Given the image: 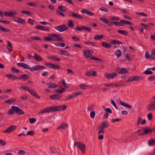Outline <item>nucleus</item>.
Here are the masks:
<instances>
[{"instance_id": "obj_1", "label": "nucleus", "mask_w": 155, "mask_h": 155, "mask_svg": "<svg viewBox=\"0 0 155 155\" xmlns=\"http://www.w3.org/2000/svg\"><path fill=\"white\" fill-rule=\"evenodd\" d=\"M17 113L18 115H23L25 114V112L21 109L18 107L15 106H12L7 112L8 115H11Z\"/></svg>"}, {"instance_id": "obj_2", "label": "nucleus", "mask_w": 155, "mask_h": 155, "mask_svg": "<svg viewBox=\"0 0 155 155\" xmlns=\"http://www.w3.org/2000/svg\"><path fill=\"white\" fill-rule=\"evenodd\" d=\"M147 110L148 111L155 110V97L152 96L150 100V103L147 107Z\"/></svg>"}, {"instance_id": "obj_3", "label": "nucleus", "mask_w": 155, "mask_h": 155, "mask_svg": "<svg viewBox=\"0 0 155 155\" xmlns=\"http://www.w3.org/2000/svg\"><path fill=\"white\" fill-rule=\"evenodd\" d=\"M77 145V147L81 151V152L84 153H85L86 145L83 143L80 142H76L74 144V146Z\"/></svg>"}, {"instance_id": "obj_4", "label": "nucleus", "mask_w": 155, "mask_h": 155, "mask_svg": "<svg viewBox=\"0 0 155 155\" xmlns=\"http://www.w3.org/2000/svg\"><path fill=\"white\" fill-rule=\"evenodd\" d=\"M54 28L60 32H62L64 31H66L68 29V28L64 24L55 27H54Z\"/></svg>"}, {"instance_id": "obj_5", "label": "nucleus", "mask_w": 155, "mask_h": 155, "mask_svg": "<svg viewBox=\"0 0 155 155\" xmlns=\"http://www.w3.org/2000/svg\"><path fill=\"white\" fill-rule=\"evenodd\" d=\"M53 111H56L61 110H64L67 108V106L66 105L62 106H52Z\"/></svg>"}, {"instance_id": "obj_6", "label": "nucleus", "mask_w": 155, "mask_h": 155, "mask_svg": "<svg viewBox=\"0 0 155 155\" xmlns=\"http://www.w3.org/2000/svg\"><path fill=\"white\" fill-rule=\"evenodd\" d=\"M45 65L46 66L54 69H61V68L60 66L56 64H55L51 63H45Z\"/></svg>"}, {"instance_id": "obj_7", "label": "nucleus", "mask_w": 155, "mask_h": 155, "mask_svg": "<svg viewBox=\"0 0 155 155\" xmlns=\"http://www.w3.org/2000/svg\"><path fill=\"white\" fill-rule=\"evenodd\" d=\"M17 126L15 125H11L7 129L4 131L3 132L6 134H10L13 131L16 129Z\"/></svg>"}, {"instance_id": "obj_8", "label": "nucleus", "mask_w": 155, "mask_h": 155, "mask_svg": "<svg viewBox=\"0 0 155 155\" xmlns=\"http://www.w3.org/2000/svg\"><path fill=\"white\" fill-rule=\"evenodd\" d=\"M69 15L73 17L78 19H83L84 18L79 14L74 13L73 12L69 11Z\"/></svg>"}, {"instance_id": "obj_9", "label": "nucleus", "mask_w": 155, "mask_h": 155, "mask_svg": "<svg viewBox=\"0 0 155 155\" xmlns=\"http://www.w3.org/2000/svg\"><path fill=\"white\" fill-rule=\"evenodd\" d=\"M93 52V50H86L83 51V55L86 58H88L91 57L92 53Z\"/></svg>"}, {"instance_id": "obj_10", "label": "nucleus", "mask_w": 155, "mask_h": 155, "mask_svg": "<svg viewBox=\"0 0 155 155\" xmlns=\"http://www.w3.org/2000/svg\"><path fill=\"white\" fill-rule=\"evenodd\" d=\"M53 112L52 106L48 107L41 110L38 112V114H42L45 113Z\"/></svg>"}, {"instance_id": "obj_11", "label": "nucleus", "mask_w": 155, "mask_h": 155, "mask_svg": "<svg viewBox=\"0 0 155 155\" xmlns=\"http://www.w3.org/2000/svg\"><path fill=\"white\" fill-rule=\"evenodd\" d=\"M48 35L55 38L58 41H63L62 37L58 34L53 33Z\"/></svg>"}, {"instance_id": "obj_12", "label": "nucleus", "mask_w": 155, "mask_h": 155, "mask_svg": "<svg viewBox=\"0 0 155 155\" xmlns=\"http://www.w3.org/2000/svg\"><path fill=\"white\" fill-rule=\"evenodd\" d=\"M105 77L109 79H113L117 75L115 72H113L108 74L107 73H105Z\"/></svg>"}, {"instance_id": "obj_13", "label": "nucleus", "mask_w": 155, "mask_h": 155, "mask_svg": "<svg viewBox=\"0 0 155 155\" xmlns=\"http://www.w3.org/2000/svg\"><path fill=\"white\" fill-rule=\"evenodd\" d=\"M117 71L118 73L120 74H125L128 72L127 69L125 68H121L120 69L118 68L117 69Z\"/></svg>"}, {"instance_id": "obj_14", "label": "nucleus", "mask_w": 155, "mask_h": 155, "mask_svg": "<svg viewBox=\"0 0 155 155\" xmlns=\"http://www.w3.org/2000/svg\"><path fill=\"white\" fill-rule=\"evenodd\" d=\"M150 132V129L149 127L144 128L143 127V132L138 134L139 136H143L148 134Z\"/></svg>"}, {"instance_id": "obj_15", "label": "nucleus", "mask_w": 155, "mask_h": 155, "mask_svg": "<svg viewBox=\"0 0 155 155\" xmlns=\"http://www.w3.org/2000/svg\"><path fill=\"white\" fill-rule=\"evenodd\" d=\"M29 93L31 95H33V96L36 97L38 99H39L41 98L40 97L35 90L32 89H30L29 91Z\"/></svg>"}, {"instance_id": "obj_16", "label": "nucleus", "mask_w": 155, "mask_h": 155, "mask_svg": "<svg viewBox=\"0 0 155 155\" xmlns=\"http://www.w3.org/2000/svg\"><path fill=\"white\" fill-rule=\"evenodd\" d=\"M33 69H34L35 71H39L43 69L46 68V67L44 66H41L40 65H36L33 66L32 68Z\"/></svg>"}, {"instance_id": "obj_17", "label": "nucleus", "mask_w": 155, "mask_h": 155, "mask_svg": "<svg viewBox=\"0 0 155 155\" xmlns=\"http://www.w3.org/2000/svg\"><path fill=\"white\" fill-rule=\"evenodd\" d=\"M13 20L15 22H18L22 25H25L26 23L25 21L24 20L22 19L21 18H18L17 17L14 18L13 19Z\"/></svg>"}, {"instance_id": "obj_18", "label": "nucleus", "mask_w": 155, "mask_h": 155, "mask_svg": "<svg viewBox=\"0 0 155 155\" xmlns=\"http://www.w3.org/2000/svg\"><path fill=\"white\" fill-rule=\"evenodd\" d=\"M99 20L105 23V24L108 25L109 26H110L113 25V23L111 22L110 21L106 19L103 18H99Z\"/></svg>"}, {"instance_id": "obj_19", "label": "nucleus", "mask_w": 155, "mask_h": 155, "mask_svg": "<svg viewBox=\"0 0 155 155\" xmlns=\"http://www.w3.org/2000/svg\"><path fill=\"white\" fill-rule=\"evenodd\" d=\"M109 126V124L107 122V121H103L101 123V125L99 127L103 129H104V128L108 127Z\"/></svg>"}, {"instance_id": "obj_20", "label": "nucleus", "mask_w": 155, "mask_h": 155, "mask_svg": "<svg viewBox=\"0 0 155 155\" xmlns=\"http://www.w3.org/2000/svg\"><path fill=\"white\" fill-rule=\"evenodd\" d=\"M35 28L39 30L49 31L50 29L45 26L41 25H38L35 27Z\"/></svg>"}, {"instance_id": "obj_21", "label": "nucleus", "mask_w": 155, "mask_h": 155, "mask_svg": "<svg viewBox=\"0 0 155 155\" xmlns=\"http://www.w3.org/2000/svg\"><path fill=\"white\" fill-rule=\"evenodd\" d=\"M61 97V96L59 94H54L50 96V97L54 100H58L60 99Z\"/></svg>"}, {"instance_id": "obj_22", "label": "nucleus", "mask_w": 155, "mask_h": 155, "mask_svg": "<svg viewBox=\"0 0 155 155\" xmlns=\"http://www.w3.org/2000/svg\"><path fill=\"white\" fill-rule=\"evenodd\" d=\"M47 85L49 88H55L57 87V85L55 83L50 82L47 84Z\"/></svg>"}, {"instance_id": "obj_23", "label": "nucleus", "mask_w": 155, "mask_h": 155, "mask_svg": "<svg viewBox=\"0 0 155 155\" xmlns=\"http://www.w3.org/2000/svg\"><path fill=\"white\" fill-rule=\"evenodd\" d=\"M68 125V124H66V123H63L57 127V130H64L67 127Z\"/></svg>"}, {"instance_id": "obj_24", "label": "nucleus", "mask_w": 155, "mask_h": 155, "mask_svg": "<svg viewBox=\"0 0 155 155\" xmlns=\"http://www.w3.org/2000/svg\"><path fill=\"white\" fill-rule=\"evenodd\" d=\"M33 58L37 61H42V58L38 54H35Z\"/></svg>"}, {"instance_id": "obj_25", "label": "nucleus", "mask_w": 155, "mask_h": 155, "mask_svg": "<svg viewBox=\"0 0 155 155\" xmlns=\"http://www.w3.org/2000/svg\"><path fill=\"white\" fill-rule=\"evenodd\" d=\"M120 104L128 109L132 108L131 106L121 101H120Z\"/></svg>"}, {"instance_id": "obj_26", "label": "nucleus", "mask_w": 155, "mask_h": 155, "mask_svg": "<svg viewBox=\"0 0 155 155\" xmlns=\"http://www.w3.org/2000/svg\"><path fill=\"white\" fill-rule=\"evenodd\" d=\"M81 12L83 13H86L88 15L90 16H93L94 15V14L93 12L89 11L86 9H83L81 11Z\"/></svg>"}, {"instance_id": "obj_27", "label": "nucleus", "mask_w": 155, "mask_h": 155, "mask_svg": "<svg viewBox=\"0 0 155 155\" xmlns=\"http://www.w3.org/2000/svg\"><path fill=\"white\" fill-rule=\"evenodd\" d=\"M29 78V77L26 74H23L18 77L19 79H23L24 80H26Z\"/></svg>"}, {"instance_id": "obj_28", "label": "nucleus", "mask_w": 155, "mask_h": 155, "mask_svg": "<svg viewBox=\"0 0 155 155\" xmlns=\"http://www.w3.org/2000/svg\"><path fill=\"white\" fill-rule=\"evenodd\" d=\"M60 52L61 53H59V54L61 55H64L65 56H70V54L68 51H66L64 50H60Z\"/></svg>"}, {"instance_id": "obj_29", "label": "nucleus", "mask_w": 155, "mask_h": 155, "mask_svg": "<svg viewBox=\"0 0 155 155\" xmlns=\"http://www.w3.org/2000/svg\"><path fill=\"white\" fill-rule=\"evenodd\" d=\"M101 45L103 47L107 49H108L111 47V44L104 42H101Z\"/></svg>"}, {"instance_id": "obj_30", "label": "nucleus", "mask_w": 155, "mask_h": 155, "mask_svg": "<svg viewBox=\"0 0 155 155\" xmlns=\"http://www.w3.org/2000/svg\"><path fill=\"white\" fill-rule=\"evenodd\" d=\"M7 48L9 51H10V52H12V45L10 41H7Z\"/></svg>"}, {"instance_id": "obj_31", "label": "nucleus", "mask_w": 155, "mask_h": 155, "mask_svg": "<svg viewBox=\"0 0 155 155\" xmlns=\"http://www.w3.org/2000/svg\"><path fill=\"white\" fill-rule=\"evenodd\" d=\"M58 9L60 11L63 12H65L67 11V8L66 7L62 5H61L58 7Z\"/></svg>"}, {"instance_id": "obj_32", "label": "nucleus", "mask_w": 155, "mask_h": 155, "mask_svg": "<svg viewBox=\"0 0 155 155\" xmlns=\"http://www.w3.org/2000/svg\"><path fill=\"white\" fill-rule=\"evenodd\" d=\"M140 25L142 27H144L145 29L147 30H150L151 29V27H150V26L148 24L146 25L141 23L140 24Z\"/></svg>"}, {"instance_id": "obj_33", "label": "nucleus", "mask_w": 155, "mask_h": 155, "mask_svg": "<svg viewBox=\"0 0 155 155\" xmlns=\"http://www.w3.org/2000/svg\"><path fill=\"white\" fill-rule=\"evenodd\" d=\"M148 144L150 146H152L154 145L155 143V139H150L148 141Z\"/></svg>"}, {"instance_id": "obj_34", "label": "nucleus", "mask_w": 155, "mask_h": 155, "mask_svg": "<svg viewBox=\"0 0 155 155\" xmlns=\"http://www.w3.org/2000/svg\"><path fill=\"white\" fill-rule=\"evenodd\" d=\"M6 77L9 78H12L13 80H15L18 78V77L15 76L11 74H7L6 75Z\"/></svg>"}, {"instance_id": "obj_35", "label": "nucleus", "mask_w": 155, "mask_h": 155, "mask_svg": "<svg viewBox=\"0 0 155 155\" xmlns=\"http://www.w3.org/2000/svg\"><path fill=\"white\" fill-rule=\"evenodd\" d=\"M0 30L4 32H9L10 31V30L9 29L1 26H0Z\"/></svg>"}, {"instance_id": "obj_36", "label": "nucleus", "mask_w": 155, "mask_h": 155, "mask_svg": "<svg viewBox=\"0 0 155 155\" xmlns=\"http://www.w3.org/2000/svg\"><path fill=\"white\" fill-rule=\"evenodd\" d=\"M82 94V92L80 91L78 92H75L74 93V94H71L70 95H71V97H72V98L73 97H75L76 96H77L79 95H81Z\"/></svg>"}, {"instance_id": "obj_37", "label": "nucleus", "mask_w": 155, "mask_h": 155, "mask_svg": "<svg viewBox=\"0 0 155 155\" xmlns=\"http://www.w3.org/2000/svg\"><path fill=\"white\" fill-rule=\"evenodd\" d=\"M79 86L81 89L84 90H86L87 88L88 87L90 86L89 85L86 84H81Z\"/></svg>"}, {"instance_id": "obj_38", "label": "nucleus", "mask_w": 155, "mask_h": 155, "mask_svg": "<svg viewBox=\"0 0 155 155\" xmlns=\"http://www.w3.org/2000/svg\"><path fill=\"white\" fill-rule=\"evenodd\" d=\"M16 101V100L15 98H13L11 99L5 101V102L6 103L11 104L15 102Z\"/></svg>"}, {"instance_id": "obj_39", "label": "nucleus", "mask_w": 155, "mask_h": 155, "mask_svg": "<svg viewBox=\"0 0 155 155\" xmlns=\"http://www.w3.org/2000/svg\"><path fill=\"white\" fill-rule=\"evenodd\" d=\"M122 52L120 50H118L116 51L115 54L117 58L120 57L121 55Z\"/></svg>"}, {"instance_id": "obj_40", "label": "nucleus", "mask_w": 155, "mask_h": 155, "mask_svg": "<svg viewBox=\"0 0 155 155\" xmlns=\"http://www.w3.org/2000/svg\"><path fill=\"white\" fill-rule=\"evenodd\" d=\"M68 27L70 28H72L74 26V24L73 23L72 20H70L69 21L68 24Z\"/></svg>"}, {"instance_id": "obj_41", "label": "nucleus", "mask_w": 155, "mask_h": 155, "mask_svg": "<svg viewBox=\"0 0 155 155\" xmlns=\"http://www.w3.org/2000/svg\"><path fill=\"white\" fill-rule=\"evenodd\" d=\"M117 32L118 33H120L122 35H127L128 32L125 31L119 30L117 31Z\"/></svg>"}, {"instance_id": "obj_42", "label": "nucleus", "mask_w": 155, "mask_h": 155, "mask_svg": "<svg viewBox=\"0 0 155 155\" xmlns=\"http://www.w3.org/2000/svg\"><path fill=\"white\" fill-rule=\"evenodd\" d=\"M76 31H81L84 29V26L82 25L81 27H79L77 26V27L74 28Z\"/></svg>"}, {"instance_id": "obj_43", "label": "nucleus", "mask_w": 155, "mask_h": 155, "mask_svg": "<svg viewBox=\"0 0 155 155\" xmlns=\"http://www.w3.org/2000/svg\"><path fill=\"white\" fill-rule=\"evenodd\" d=\"M125 57L129 61L132 59L131 54H126L125 55Z\"/></svg>"}, {"instance_id": "obj_44", "label": "nucleus", "mask_w": 155, "mask_h": 155, "mask_svg": "<svg viewBox=\"0 0 155 155\" xmlns=\"http://www.w3.org/2000/svg\"><path fill=\"white\" fill-rule=\"evenodd\" d=\"M104 37V35H97L94 37V39L96 40H98L101 39Z\"/></svg>"}, {"instance_id": "obj_45", "label": "nucleus", "mask_w": 155, "mask_h": 155, "mask_svg": "<svg viewBox=\"0 0 155 155\" xmlns=\"http://www.w3.org/2000/svg\"><path fill=\"white\" fill-rule=\"evenodd\" d=\"M90 59L92 60H94L96 61L101 62L102 61V60L99 58L95 57L93 56H91Z\"/></svg>"}, {"instance_id": "obj_46", "label": "nucleus", "mask_w": 155, "mask_h": 155, "mask_svg": "<svg viewBox=\"0 0 155 155\" xmlns=\"http://www.w3.org/2000/svg\"><path fill=\"white\" fill-rule=\"evenodd\" d=\"M99 130L98 132V134H104L105 133V130L99 127H98Z\"/></svg>"}, {"instance_id": "obj_47", "label": "nucleus", "mask_w": 155, "mask_h": 155, "mask_svg": "<svg viewBox=\"0 0 155 155\" xmlns=\"http://www.w3.org/2000/svg\"><path fill=\"white\" fill-rule=\"evenodd\" d=\"M109 19L111 21H119L120 19L119 18L116 16L110 17Z\"/></svg>"}, {"instance_id": "obj_48", "label": "nucleus", "mask_w": 155, "mask_h": 155, "mask_svg": "<svg viewBox=\"0 0 155 155\" xmlns=\"http://www.w3.org/2000/svg\"><path fill=\"white\" fill-rule=\"evenodd\" d=\"M50 151L53 154H56L57 153V150L53 147H50Z\"/></svg>"}, {"instance_id": "obj_49", "label": "nucleus", "mask_w": 155, "mask_h": 155, "mask_svg": "<svg viewBox=\"0 0 155 155\" xmlns=\"http://www.w3.org/2000/svg\"><path fill=\"white\" fill-rule=\"evenodd\" d=\"M112 44H114V45H117V44H121L122 43V42L121 41H119L117 40H113L111 42Z\"/></svg>"}, {"instance_id": "obj_50", "label": "nucleus", "mask_w": 155, "mask_h": 155, "mask_svg": "<svg viewBox=\"0 0 155 155\" xmlns=\"http://www.w3.org/2000/svg\"><path fill=\"white\" fill-rule=\"evenodd\" d=\"M147 118L149 120H151L153 119V115L151 113H150L147 115Z\"/></svg>"}, {"instance_id": "obj_51", "label": "nucleus", "mask_w": 155, "mask_h": 155, "mask_svg": "<svg viewBox=\"0 0 155 155\" xmlns=\"http://www.w3.org/2000/svg\"><path fill=\"white\" fill-rule=\"evenodd\" d=\"M29 121L31 123L33 124L36 121V119L33 117H32L30 118L29 119Z\"/></svg>"}, {"instance_id": "obj_52", "label": "nucleus", "mask_w": 155, "mask_h": 155, "mask_svg": "<svg viewBox=\"0 0 155 155\" xmlns=\"http://www.w3.org/2000/svg\"><path fill=\"white\" fill-rule=\"evenodd\" d=\"M52 37H46L44 39L45 41H53L54 39L52 38Z\"/></svg>"}, {"instance_id": "obj_53", "label": "nucleus", "mask_w": 155, "mask_h": 155, "mask_svg": "<svg viewBox=\"0 0 155 155\" xmlns=\"http://www.w3.org/2000/svg\"><path fill=\"white\" fill-rule=\"evenodd\" d=\"M136 14L137 15H140V16H143V17H147V14H145L144 13H143V12H140V13L137 12L136 13Z\"/></svg>"}, {"instance_id": "obj_54", "label": "nucleus", "mask_w": 155, "mask_h": 155, "mask_svg": "<svg viewBox=\"0 0 155 155\" xmlns=\"http://www.w3.org/2000/svg\"><path fill=\"white\" fill-rule=\"evenodd\" d=\"M21 12L23 14L28 15H29L31 14L30 12L28 11H21Z\"/></svg>"}, {"instance_id": "obj_55", "label": "nucleus", "mask_w": 155, "mask_h": 155, "mask_svg": "<svg viewBox=\"0 0 155 155\" xmlns=\"http://www.w3.org/2000/svg\"><path fill=\"white\" fill-rule=\"evenodd\" d=\"M94 106L93 105H91L87 107V109L89 111H91L94 110Z\"/></svg>"}, {"instance_id": "obj_56", "label": "nucleus", "mask_w": 155, "mask_h": 155, "mask_svg": "<svg viewBox=\"0 0 155 155\" xmlns=\"http://www.w3.org/2000/svg\"><path fill=\"white\" fill-rule=\"evenodd\" d=\"M18 153L21 155H25L26 152L24 150H20L18 151Z\"/></svg>"}, {"instance_id": "obj_57", "label": "nucleus", "mask_w": 155, "mask_h": 155, "mask_svg": "<svg viewBox=\"0 0 155 155\" xmlns=\"http://www.w3.org/2000/svg\"><path fill=\"white\" fill-rule=\"evenodd\" d=\"M72 38L73 41H80V39L76 36H72Z\"/></svg>"}, {"instance_id": "obj_58", "label": "nucleus", "mask_w": 155, "mask_h": 155, "mask_svg": "<svg viewBox=\"0 0 155 155\" xmlns=\"http://www.w3.org/2000/svg\"><path fill=\"white\" fill-rule=\"evenodd\" d=\"M11 71L17 73H18L19 72V71L15 67L12 68H11Z\"/></svg>"}, {"instance_id": "obj_59", "label": "nucleus", "mask_w": 155, "mask_h": 155, "mask_svg": "<svg viewBox=\"0 0 155 155\" xmlns=\"http://www.w3.org/2000/svg\"><path fill=\"white\" fill-rule=\"evenodd\" d=\"M92 71L91 70H89L85 74V75L89 77L91 76L92 75Z\"/></svg>"}, {"instance_id": "obj_60", "label": "nucleus", "mask_w": 155, "mask_h": 155, "mask_svg": "<svg viewBox=\"0 0 155 155\" xmlns=\"http://www.w3.org/2000/svg\"><path fill=\"white\" fill-rule=\"evenodd\" d=\"M147 69L143 73V74H153V72L151 71H147Z\"/></svg>"}, {"instance_id": "obj_61", "label": "nucleus", "mask_w": 155, "mask_h": 155, "mask_svg": "<svg viewBox=\"0 0 155 155\" xmlns=\"http://www.w3.org/2000/svg\"><path fill=\"white\" fill-rule=\"evenodd\" d=\"M56 10H57V13L58 14L60 15L61 16H63L64 17L65 16V15L61 11H59V10L58 9H57Z\"/></svg>"}, {"instance_id": "obj_62", "label": "nucleus", "mask_w": 155, "mask_h": 155, "mask_svg": "<svg viewBox=\"0 0 155 155\" xmlns=\"http://www.w3.org/2000/svg\"><path fill=\"white\" fill-rule=\"evenodd\" d=\"M51 59H52L53 60L55 61H59L61 60V59L58 58L55 56L52 57V58H51Z\"/></svg>"}, {"instance_id": "obj_63", "label": "nucleus", "mask_w": 155, "mask_h": 155, "mask_svg": "<svg viewBox=\"0 0 155 155\" xmlns=\"http://www.w3.org/2000/svg\"><path fill=\"white\" fill-rule=\"evenodd\" d=\"M133 81H134V76L131 77L130 78H129L126 81V82H128Z\"/></svg>"}, {"instance_id": "obj_64", "label": "nucleus", "mask_w": 155, "mask_h": 155, "mask_svg": "<svg viewBox=\"0 0 155 155\" xmlns=\"http://www.w3.org/2000/svg\"><path fill=\"white\" fill-rule=\"evenodd\" d=\"M31 38L32 40H39V41L41 40V38H40L38 37H31Z\"/></svg>"}]
</instances>
